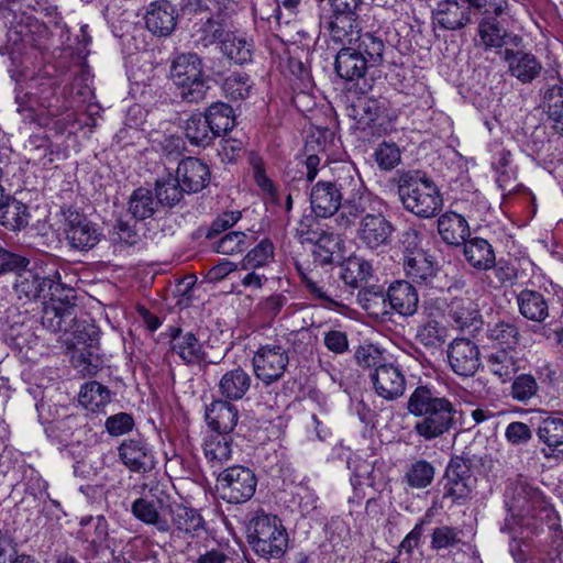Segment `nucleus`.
Returning <instances> with one entry per match:
<instances>
[{"label": "nucleus", "instance_id": "nucleus-16", "mask_svg": "<svg viewBox=\"0 0 563 563\" xmlns=\"http://www.w3.org/2000/svg\"><path fill=\"white\" fill-rule=\"evenodd\" d=\"M373 388L379 397L393 401L400 398L406 390V377L402 369L393 363L378 366L369 373Z\"/></svg>", "mask_w": 563, "mask_h": 563}, {"label": "nucleus", "instance_id": "nucleus-58", "mask_svg": "<svg viewBox=\"0 0 563 563\" xmlns=\"http://www.w3.org/2000/svg\"><path fill=\"white\" fill-rule=\"evenodd\" d=\"M518 335V329L509 322H498L488 330V338L497 342L500 349H515Z\"/></svg>", "mask_w": 563, "mask_h": 563}, {"label": "nucleus", "instance_id": "nucleus-49", "mask_svg": "<svg viewBox=\"0 0 563 563\" xmlns=\"http://www.w3.org/2000/svg\"><path fill=\"white\" fill-rule=\"evenodd\" d=\"M275 246L269 239H263L241 261L242 269H255L267 265L274 258Z\"/></svg>", "mask_w": 563, "mask_h": 563}, {"label": "nucleus", "instance_id": "nucleus-41", "mask_svg": "<svg viewBox=\"0 0 563 563\" xmlns=\"http://www.w3.org/2000/svg\"><path fill=\"white\" fill-rule=\"evenodd\" d=\"M29 218L27 207L14 198L8 197L0 207V224L9 230L16 231L26 227Z\"/></svg>", "mask_w": 563, "mask_h": 563}, {"label": "nucleus", "instance_id": "nucleus-10", "mask_svg": "<svg viewBox=\"0 0 563 563\" xmlns=\"http://www.w3.org/2000/svg\"><path fill=\"white\" fill-rule=\"evenodd\" d=\"M206 531V521L194 507L169 503L167 509V528L161 533H167L172 539L191 540Z\"/></svg>", "mask_w": 563, "mask_h": 563}, {"label": "nucleus", "instance_id": "nucleus-44", "mask_svg": "<svg viewBox=\"0 0 563 563\" xmlns=\"http://www.w3.org/2000/svg\"><path fill=\"white\" fill-rule=\"evenodd\" d=\"M78 400L87 410L97 412L110 402V390L102 384L91 380L81 386Z\"/></svg>", "mask_w": 563, "mask_h": 563}, {"label": "nucleus", "instance_id": "nucleus-30", "mask_svg": "<svg viewBox=\"0 0 563 563\" xmlns=\"http://www.w3.org/2000/svg\"><path fill=\"white\" fill-rule=\"evenodd\" d=\"M438 232L446 244L459 246L467 241L470 227L463 216L448 211L438 219Z\"/></svg>", "mask_w": 563, "mask_h": 563}, {"label": "nucleus", "instance_id": "nucleus-60", "mask_svg": "<svg viewBox=\"0 0 563 563\" xmlns=\"http://www.w3.org/2000/svg\"><path fill=\"white\" fill-rule=\"evenodd\" d=\"M355 358L357 364L369 369V373L385 364L382 352L373 344L360 346L355 353Z\"/></svg>", "mask_w": 563, "mask_h": 563}, {"label": "nucleus", "instance_id": "nucleus-14", "mask_svg": "<svg viewBox=\"0 0 563 563\" xmlns=\"http://www.w3.org/2000/svg\"><path fill=\"white\" fill-rule=\"evenodd\" d=\"M395 228L380 212L366 213L358 222L356 238L360 243L372 251L390 244Z\"/></svg>", "mask_w": 563, "mask_h": 563}, {"label": "nucleus", "instance_id": "nucleus-15", "mask_svg": "<svg viewBox=\"0 0 563 563\" xmlns=\"http://www.w3.org/2000/svg\"><path fill=\"white\" fill-rule=\"evenodd\" d=\"M64 233L68 244L79 251H87L99 242L100 233L86 216L69 210L66 213Z\"/></svg>", "mask_w": 563, "mask_h": 563}, {"label": "nucleus", "instance_id": "nucleus-7", "mask_svg": "<svg viewBox=\"0 0 563 563\" xmlns=\"http://www.w3.org/2000/svg\"><path fill=\"white\" fill-rule=\"evenodd\" d=\"M15 271L13 290L23 303L44 297L46 291L52 295L53 291H59L60 287H66L60 283V274L57 269L47 276L35 269L26 268V266Z\"/></svg>", "mask_w": 563, "mask_h": 563}, {"label": "nucleus", "instance_id": "nucleus-59", "mask_svg": "<svg viewBox=\"0 0 563 563\" xmlns=\"http://www.w3.org/2000/svg\"><path fill=\"white\" fill-rule=\"evenodd\" d=\"M460 531L450 526H441L433 530L431 534V549L440 551L457 545L461 542Z\"/></svg>", "mask_w": 563, "mask_h": 563}, {"label": "nucleus", "instance_id": "nucleus-25", "mask_svg": "<svg viewBox=\"0 0 563 563\" xmlns=\"http://www.w3.org/2000/svg\"><path fill=\"white\" fill-rule=\"evenodd\" d=\"M206 420L212 432L231 434L236 427L239 411L229 400H214L207 407Z\"/></svg>", "mask_w": 563, "mask_h": 563}, {"label": "nucleus", "instance_id": "nucleus-38", "mask_svg": "<svg viewBox=\"0 0 563 563\" xmlns=\"http://www.w3.org/2000/svg\"><path fill=\"white\" fill-rule=\"evenodd\" d=\"M478 35L486 47H501L508 44L517 46L522 41L518 35L507 34L495 18H483L478 25Z\"/></svg>", "mask_w": 563, "mask_h": 563}, {"label": "nucleus", "instance_id": "nucleus-55", "mask_svg": "<svg viewBox=\"0 0 563 563\" xmlns=\"http://www.w3.org/2000/svg\"><path fill=\"white\" fill-rule=\"evenodd\" d=\"M416 339L427 349H437L445 342L446 331L439 322L429 320L418 328Z\"/></svg>", "mask_w": 563, "mask_h": 563}, {"label": "nucleus", "instance_id": "nucleus-39", "mask_svg": "<svg viewBox=\"0 0 563 563\" xmlns=\"http://www.w3.org/2000/svg\"><path fill=\"white\" fill-rule=\"evenodd\" d=\"M448 316L457 329L465 330L477 322L479 312L470 298H454L448 306Z\"/></svg>", "mask_w": 563, "mask_h": 563}, {"label": "nucleus", "instance_id": "nucleus-35", "mask_svg": "<svg viewBox=\"0 0 563 563\" xmlns=\"http://www.w3.org/2000/svg\"><path fill=\"white\" fill-rule=\"evenodd\" d=\"M328 30L332 42L343 47L353 46L360 40L361 27L356 18L332 15Z\"/></svg>", "mask_w": 563, "mask_h": 563}, {"label": "nucleus", "instance_id": "nucleus-33", "mask_svg": "<svg viewBox=\"0 0 563 563\" xmlns=\"http://www.w3.org/2000/svg\"><path fill=\"white\" fill-rule=\"evenodd\" d=\"M463 245L465 260L473 268L488 271L495 266V252L487 240L476 236L468 239Z\"/></svg>", "mask_w": 563, "mask_h": 563}, {"label": "nucleus", "instance_id": "nucleus-29", "mask_svg": "<svg viewBox=\"0 0 563 563\" xmlns=\"http://www.w3.org/2000/svg\"><path fill=\"white\" fill-rule=\"evenodd\" d=\"M488 371L501 383L512 379L520 368V358L515 349H498L486 357Z\"/></svg>", "mask_w": 563, "mask_h": 563}, {"label": "nucleus", "instance_id": "nucleus-54", "mask_svg": "<svg viewBox=\"0 0 563 563\" xmlns=\"http://www.w3.org/2000/svg\"><path fill=\"white\" fill-rule=\"evenodd\" d=\"M539 385L536 377L531 374H520L512 380L510 396L512 399L528 404L538 396Z\"/></svg>", "mask_w": 563, "mask_h": 563}, {"label": "nucleus", "instance_id": "nucleus-20", "mask_svg": "<svg viewBox=\"0 0 563 563\" xmlns=\"http://www.w3.org/2000/svg\"><path fill=\"white\" fill-rule=\"evenodd\" d=\"M457 408L454 402L418 420L413 431L424 441H432L450 432L456 424Z\"/></svg>", "mask_w": 563, "mask_h": 563}, {"label": "nucleus", "instance_id": "nucleus-17", "mask_svg": "<svg viewBox=\"0 0 563 563\" xmlns=\"http://www.w3.org/2000/svg\"><path fill=\"white\" fill-rule=\"evenodd\" d=\"M451 369L459 376H473L481 366V353L476 343L468 339H455L448 349Z\"/></svg>", "mask_w": 563, "mask_h": 563}, {"label": "nucleus", "instance_id": "nucleus-9", "mask_svg": "<svg viewBox=\"0 0 563 563\" xmlns=\"http://www.w3.org/2000/svg\"><path fill=\"white\" fill-rule=\"evenodd\" d=\"M218 490L222 499L230 504H242L253 497L257 486L254 472L242 465L225 468L219 474Z\"/></svg>", "mask_w": 563, "mask_h": 563}, {"label": "nucleus", "instance_id": "nucleus-3", "mask_svg": "<svg viewBox=\"0 0 563 563\" xmlns=\"http://www.w3.org/2000/svg\"><path fill=\"white\" fill-rule=\"evenodd\" d=\"M76 294L70 287H60L59 291H53L49 300L44 302L42 325L52 333L73 332L78 341H84L78 335L79 324L76 322Z\"/></svg>", "mask_w": 563, "mask_h": 563}, {"label": "nucleus", "instance_id": "nucleus-22", "mask_svg": "<svg viewBox=\"0 0 563 563\" xmlns=\"http://www.w3.org/2000/svg\"><path fill=\"white\" fill-rule=\"evenodd\" d=\"M503 54L508 73L520 82L529 84L539 77L542 64L532 53L506 48Z\"/></svg>", "mask_w": 563, "mask_h": 563}, {"label": "nucleus", "instance_id": "nucleus-62", "mask_svg": "<svg viewBox=\"0 0 563 563\" xmlns=\"http://www.w3.org/2000/svg\"><path fill=\"white\" fill-rule=\"evenodd\" d=\"M134 427V420L126 412H119L107 418L106 430L113 437H120L130 432Z\"/></svg>", "mask_w": 563, "mask_h": 563}, {"label": "nucleus", "instance_id": "nucleus-46", "mask_svg": "<svg viewBox=\"0 0 563 563\" xmlns=\"http://www.w3.org/2000/svg\"><path fill=\"white\" fill-rule=\"evenodd\" d=\"M371 275L372 265L369 262L362 257L354 256L350 257L345 262L342 268L341 278L345 285L352 288H357L366 282Z\"/></svg>", "mask_w": 563, "mask_h": 563}, {"label": "nucleus", "instance_id": "nucleus-12", "mask_svg": "<svg viewBox=\"0 0 563 563\" xmlns=\"http://www.w3.org/2000/svg\"><path fill=\"white\" fill-rule=\"evenodd\" d=\"M255 376L265 385L279 380L289 363L288 352L278 343L261 345L252 358Z\"/></svg>", "mask_w": 563, "mask_h": 563}, {"label": "nucleus", "instance_id": "nucleus-52", "mask_svg": "<svg viewBox=\"0 0 563 563\" xmlns=\"http://www.w3.org/2000/svg\"><path fill=\"white\" fill-rule=\"evenodd\" d=\"M155 190L157 202L168 207L177 205L186 192V190H183V186L177 176H168L167 178L157 180Z\"/></svg>", "mask_w": 563, "mask_h": 563}, {"label": "nucleus", "instance_id": "nucleus-31", "mask_svg": "<svg viewBox=\"0 0 563 563\" xmlns=\"http://www.w3.org/2000/svg\"><path fill=\"white\" fill-rule=\"evenodd\" d=\"M434 19L442 29L459 30L470 23L471 14L464 2L443 0L434 10Z\"/></svg>", "mask_w": 563, "mask_h": 563}, {"label": "nucleus", "instance_id": "nucleus-57", "mask_svg": "<svg viewBox=\"0 0 563 563\" xmlns=\"http://www.w3.org/2000/svg\"><path fill=\"white\" fill-rule=\"evenodd\" d=\"M353 46L356 48L357 54L365 57L366 64L369 62L377 63L382 59L384 43L369 33H360V40Z\"/></svg>", "mask_w": 563, "mask_h": 563}, {"label": "nucleus", "instance_id": "nucleus-63", "mask_svg": "<svg viewBox=\"0 0 563 563\" xmlns=\"http://www.w3.org/2000/svg\"><path fill=\"white\" fill-rule=\"evenodd\" d=\"M464 3L471 9L484 10L485 13H493L495 16L508 14L509 3L507 0H465Z\"/></svg>", "mask_w": 563, "mask_h": 563}, {"label": "nucleus", "instance_id": "nucleus-4", "mask_svg": "<svg viewBox=\"0 0 563 563\" xmlns=\"http://www.w3.org/2000/svg\"><path fill=\"white\" fill-rule=\"evenodd\" d=\"M170 78L188 102L202 100L208 90L202 60L196 53L178 54L172 62Z\"/></svg>", "mask_w": 563, "mask_h": 563}, {"label": "nucleus", "instance_id": "nucleus-11", "mask_svg": "<svg viewBox=\"0 0 563 563\" xmlns=\"http://www.w3.org/2000/svg\"><path fill=\"white\" fill-rule=\"evenodd\" d=\"M202 32L206 34L202 40L206 46L220 40L222 52L228 58L236 64L251 60L252 43L244 35L234 32H228L223 37V24L214 20V16L207 19Z\"/></svg>", "mask_w": 563, "mask_h": 563}, {"label": "nucleus", "instance_id": "nucleus-27", "mask_svg": "<svg viewBox=\"0 0 563 563\" xmlns=\"http://www.w3.org/2000/svg\"><path fill=\"white\" fill-rule=\"evenodd\" d=\"M520 313L528 320L542 322L550 312H555L556 307L543 294L532 289H523L517 296Z\"/></svg>", "mask_w": 563, "mask_h": 563}, {"label": "nucleus", "instance_id": "nucleus-53", "mask_svg": "<svg viewBox=\"0 0 563 563\" xmlns=\"http://www.w3.org/2000/svg\"><path fill=\"white\" fill-rule=\"evenodd\" d=\"M373 158L380 170L389 172L401 162V152L394 142H382L374 150Z\"/></svg>", "mask_w": 563, "mask_h": 563}, {"label": "nucleus", "instance_id": "nucleus-64", "mask_svg": "<svg viewBox=\"0 0 563 563\" xmlns=\"http://www.w3.org/2000/svg\"><path fill=\"white\" fill-rule=\"evenodd\" d=\"M339 239L333 235H322L316 241L314 254L323 263H331L334 253L339 250Z\"/></svg>", "mask_w": 563, "mask_h": 563}, {"label": "nucleus", "instance_id": "nucleus-24", "mask_svg": "<svg viewBox=\"0 0 563 563\" xmlns=\"http://www.w3.org/2000/svg\"><path fill=\"white\" fill-rule=\"evenodd\" d=\"M176 176L187 194L202 190L210 180L207 164L196 157L184 158L177 166Z\"/></svg>", "mask_w": 563, "mask_h": 563}, {"label": "nucleus", "instance_id": "nucleus-19", "mask_svg": "<svg viewBox=\"0 0 563 563\" xmlns=\"http://www.w3.org/2000/svg\"><path fill=\"white\" fill-rule=\"evenodd\" d=\"M344 190L339 185V177L335 183L320 180L310 190V205L316 216L328 218L333 216L342 205Z\"/></svg>", "mask_w": 563, "mask_h": 563}, {"label": "nucleus", "instance_id": "nucleus-8", "mask_svg": "<svg viewBox=\"0 0 563 563\" xmlns=\"http://www.w3.org/2000/svg\"><path fill=\"white\" fill-rule=\"evenodd\" d=\"M402 238L406 247L404 257L406 276L419 285L430 284L437 275V264L431 255L418 249L419 233L409 229L404 232Z\"/></svg>", "mask_w": 563, "mask_h": 563}, {"label": "nucleus", "instance_id": "nucleus-47", "mask_svg": "<svg viewBox=\"0 0 563 563\" xmlns=\"http://www.w3.org/2000/svg\"><path fill=\"white\" fill-rule=\"evenodd\" d=\"M157 203L150 189L137 188L130 198L129 211L135 219H147L154 214Z\"/></svg>", "mask_w": 563, "mask_h": 563}, {"label": "nucleus", "instance_id": "nucleus-28", "mask_svg": "<svg viewBox=\"0 0 563 563\" xmlns=\"http://www.w3.org/2000/svg\"><path fill=\"white\" fill-rule=\"evenodd\" d=\"M387 299L393 310L404 317L416 313L419 297L416 288L406 280L393 283L387 291Z\"/></svg>", "mask_w": 563, "mask_h": 563}, {"label": "nucleus", "instance_id": "nucleus-13", "mask_svg": "<svg viewBox=\"0 0 563 563\" xmlns=\"http://www.w3.org/2000/svg\"><path fill=\"white\" fill-rule=\"evenodd\" d=\"M152 499L141 497L135 499L131 506V512L141 522L154 527L159 533L167 528V509L169 495L159 487L153 486L150 489Z\"/></svg>", "mask_w": 563, "mask_h": 563}, {"label": "nucleus", "instance_id": "nucleus-34", "mask_svg": "<svg viewBox=\"0 0 563 563\" xmlns=\"http://www.w3.org/2000/svg\"><path fill=\"white\" fill-rule=\"evenodd\" d=\"M252 378L247 372L238 367L222 375L218 391L225 400H240L249 391Z\"/></svg>", "mask_w": 563, "mask_h": 563}, {"label": "nucleus", "instance_id": "nucleus-26", "mask_svg": "<svg viewBox=\"0 0 563 563\" xmlns=\"http://www.w3.org/2000/svg\"><path fill=\"white\" fill-rule=\"evenodd\" d=\"M176 9L167 0L151 3L145 15V24L150 32L158 36L169 35L176 26Z\"/></svg>", "mask_w": 563, "mask_h": 563}, {"label": "nucleus", "instance_id": "nucleus-23", "mask_svg": "<svg viewBox=\"0 0 563 563\" xmlns=\"http://www.w3.org/2000/svg\"><path fill=\"white\" fill-rule=\"evenodd\" d=\"M168 336L172 351L177 354L186 364H196L205 360L203 345L191 332L180 328L170 327Z\"/></svg>", "mask_w": 563, "mask_h": 563}, {"label": "nucleus", "instance_id": "nucleus-56", "mask_svg": "<svg viewBox=\"0 0 563 563\" xmlns=\"http://www.w3.org/2000/svg\"><path fill=\"white\" fill-rule=\"evenodd\" d=\"M233 7L230 0H183V9L188 12H214L216 20L228 15V11Z\"/></svg>", "mask_w": 563, "mask_h": 563}, {"label": "nucleus", "instance_id": "nucleus-21", "mask_svg": "<svg viewBox=\"0 0 563 563\" xmlns=\"http://www.w3.org/2000/svg\"><path fill=\"white\" fill-rule=\"evenodd\" d=\"M452 402V400L442 396L435 387L419 385L409 395L406 409L411 416L423 419Z\"/></svg>", "mask_w": 563, "mask_h": 563}, {"label": "nucleus", "instance_id": "nucleus-1", "mask_svg": "<svg viewBox=\"0 0 563 563\" xmlns=\"http://www.w3.org/2000/svg\"><path fill=\"white\" fill-rule=\"evenodd\" d=\"M398 194L404 208L421 219L437 216L443 206L438 186L420 170H407L400 174Z\"/></svg>", "mask_w": 563, "mask_h": 563}, {"label": "nucleus", "instance_id": "nucleus-43", "mask_svg": "<svg viewBox=\"0 0 563 563\" xmlns=\"http://www.w3.org/2000/svg\"><path fill=\"white\" fill-rule=\"evenodd\" d=\"M206 119L214 136L231 131L235 125V115L232 107L223 102L211 104L206 113Z\"/></svg>", "mask_w": 563, "mask_h": 563}, {"label": "nucleus", "instance_id": "nucleus-61", "mask_svg": "<svg viewBox=\"0 0 563 563\" xmlns=\"http://www.w3.org/2000/svg\"><path fill=\"white\" fill-rule=\"evenodd\" d=\"M549 118L555 123L563 119V86L553 85L545 95Z\"/></svg>", "mask_w": 563, "mask_h": 563}, {"label": "nucleus", "instance_id": "nucleus-48", "mask_svg": "<svg viewBox=\"0 0 563 563\" xmlns=\"http://www.w3.org/2000/svg\"><path fill=\"white\" fill-rule=\"evenodd\" d=\"M434 467L426 460L413 462L404 476L406 484L415 489H422L431 485L434 478Z\"/></svg>", "mask_w": 563, "mask_h": 563}, {"label": "nucleus", "instance_id": "nucleus-40", "mask_svg": "<svg viewBox=\"0 0 563 563\" xmlns=\"http://www.w3.org/2000/svg\"><path fill=\"white\" fill-rule=\"evenodd\" d=\"M540 413L542 417L536 430L539 441L553 449L563 445V418L545 411Z\"/></svg>", "mask_w": 563, "mask_h": 563}, {"label": "nucleus", "instance_id": "nucleus-6", "mask_svg": "<svg viewBox=\"0 0 563 563\" xmlns=\"http://www.w3.org/2000/svg\"><path fill=\"white\" fill-rule=\"evenodd\" d=\"M510 511L520 518L522 526L532 528H538L539 523L556 520V512L543 493L528 484L518 485Z\"/></svg>", "mask_w": 563, "mask_h": 563}, {"label": "nucleus", "instance_id": "nucleus-36", "mask_svg": "<svg viewBox=\"0 0 563 563\" xmlns=\"http://www.w3.org/2000/svg\"><path fill=\"white\" fill-rule=\"evenodd\" d=\"M382 112V104L377 99L360 97L349 108V117L353 119V128L366 131L378 119Z\"/></svg>", "mask_w": 563, "mask_h": 563}, {"label": "nucleus", "instance_id": "nucleus-32", "mask_svg": "<svg viewBox=\"0 0 563 563\" xmlns=\"http://www.w3.org/2000/svg\"><path fill=\"white\" fill-rule=\"evenodd\" d=\"M336 74L345 80H355L364 76L367 64L354 46L342 47L335 57Z\"/></svg>", "mask_w": 563, "mask_h": 563}, {"label": "nucleus", "instance_id": "nucleus-18", "mask_svg": "<svg viewBox=\"0 0 563 563\" xmlns=\"http://www.w3.org/2000/svg\"><path fill=\"white\" fill-rule=\"evenodd\" d=\"M122 464L133 473H147L155 467V457L150 444L142 438L125 439L118 448Z\"/></svg>", "mask_w": 563, "mask_h": 563}, {"label": "nucleus", "instance_id": "nucleus-51", "mask_svg": "<svg viewBox=\"0 0 563 563\" xmlns=\"http://www.w3.org/2000/svg\"><path fill=\"white\" fill-rule=\"evenodd\" d=\"M253 242V239L242 231H231L220 238L213 244L217 253L233 255L245 251Z\"/></svg>", "mask_w": 563, "mask_h": 563}, {"label": "nucleus", "instance_id": "nucleus-45", "mask_svg": "<svg viewBox=\"0 0 563 563\" xmlns=\"http://www.w3.org/2000/svg\"><path fill=\"white\" fill-rule=\"evenodd\" d=\"M185 135L192 145L207 146L216 137L202 113H192L185 122Z\"/></svg>", "mask_w": 563, "mask_h": 563}, {"label": "nucleus", "instance_id": "nucleus-2", "mask_svg": "<svg viewBox=\"0 0 563 563\" xmlns=\"http://www.w3.org/2000/svg\"><path fill=\"white\" fill-rule=\"evenodd\" d=\"M288 533L282 520L257 511L247 525V541L253 551L266 559H280L288 547Z\"/></svg>", "mask_w": 563, "mask_h": 563}, {"label": "nucleus", "instance_id": "nucleus-42", "mask_svg": "<svg viewBox=\"0 0 563 563\" xmlns=\"http://www.w3.org/2000/svg\"><path fill=\"white\" fill-rule=\"evenodd\" d=\"M459 467L450 466L445 472L443 497H450L454 503L465 500L471 494V476L466 471L459 472Z\"/></svg>", "mask_w": 563, "mask_h": 563}, {"label": "nucleus", "instance_id": "nucleus-50", "mask_svg": "<svg viewBox=\"0 0 563 563\" xmlns=\"http://www.w3.org/2000/svg\"><path fill=\"white\" fill-rule=\"evenodd\" d=\"M253 82L245 73H232L225 77L222 84L224 95L231 100H244L250 96Z\"/></svg>", "mask_w": 563, "mask_h": 563}, {"label": "nucleus", "instance_id": "nucleus-37", "mask_svg": "<svg viewBox=\"0 0 563 563\" xmlns=\"http://www.w3.org/2000/svg\"><path fill=\"white\" fill-rule=\"evenodd\" d=\"M203 453L211 466H220L232 456V437L212 432L203 442Z\"/></svg>", "mask_w": 563, "mask_h": 563}, {"label": "nucleus", "instance_id": "nucleus-5", "mask_svg": "<svg viewBox=\"0 0 563 563\" xmlns=\"http://www.w3.org/2000/svg\"><path fill=\"white\" fill-rule=\"evenodd\" d=\"M339 185L344 190L342 217L349 222L366 213H375V206L382 205V200L366 189L358 173L351 165L340 168Z\"/></svg>", "mask_w": 563, "mask_h": 563}]
</instances>
